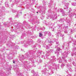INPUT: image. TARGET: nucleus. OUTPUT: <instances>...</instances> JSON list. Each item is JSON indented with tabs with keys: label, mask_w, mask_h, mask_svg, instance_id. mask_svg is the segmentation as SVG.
<instances>
[{
	"label": "nucleus",
	"mask_w": 76,
	"mask_h": 76,
	"mask_svg": "<svg viewBox=\"0 0 76 76\" xmlns=\"http://www.w3.org/2000/svg\"><path fill=\"white\" fill-rule=\"evenodd\" d=\"M23 57H24L23 55L22 56V58H24Z\"/></svg>",
	"instance_id": "49"
},
{
	"label": "nucleus",
	"mask_w": 76,
	"mask_h": 76,
	"mask_svg": "<svg viewBox=\"0 0 76 76\" xmlns=\"http://www.w3.org/2000/svg\"><path fill=\"white\" fill-rule=\"evenodd\" d=\"M60 48H58L56 50V52L55 53L57 54V55H58V54H59V52H60Z\"/></svg>",
	"instance_id": "13"
},
{
	"label": "nucleus",
	"mask_w": 76,
	"mask_h": 76,
	"mask_svg": "<svg viewBox=\"0 0 76 76\" xmlns=\"http://www.w3.org/2000/svg\"><path fill=\"white\" fill-rule=\"evenodd\" d=\"M23 63L24 64H28V63L27 61H24L23 62Z\"/></svg>",
	"instance_id": "24"
},
{
	"label": "nucleus",
	"mask_w": 76,
	"mask_h": 76,
	"mask_svg": "<svg viewBox=\"0 0 76 76\" xmlns=\"http://www.w3.org/2000/svg\"><path fill=\"white\" fill-rule=\"evenodd\" d=\"M52 31H55V29H54L53 28H52Z\"/></svg>",
	"instance_id": "40"
},
{
	"label": "nucleus",
	"mask_w": 76,
	"mask_h": 76,
	"mask_svg": "<svg viewBox=\"0 0 76 76\" xmlns=\"http://www.w3.org/2000/svg\"><path fill=\"white\" fill-rule=\"evenodd\" d=\"M24 67L26 68L27 69H28V67L27 66H24Z\"/></svg>",
	"instance_id": "45"
},
{
	"label": "nucleus",
	"mask_w": 76,
	"mask_h": 76,
	"mask_svg": "<svg viewBox=\"0 0 76 76\" xmlns=\"http://www.w3.org/2000/svg\"><path fill=\"white\" fill-rule=\"evenodd\" d=\"M60 12H61L63 16H65L66 14H65V12H64V10L61 8L60 10Z\"/></svg>",
	"instance_id": "11"
},
{
	"label": "nucleus",
	"mask_w": 76,
	"mask_h": 76,
	"mask_svg": "<svg viewBox=\"0 0 76 76\" xmlns=\"http://www.w3.org/2000/svg\"><path fill=\"white\" fill-rule=\"evenodd\" d=\"M21 38H22V39H23V35H22L21 36Z\"/></svg>",
	"instance_id": "43"
},
{
	"label": "nucleus",
	"mask_w": 76,
	"mask_h": 76,
	"mask_svg": "<svg viewBox=\"0 0 76 76\" xmlns=\"http://www.w3.org/2000/svg\"><path fill=\"white\" fill-rule=\"evenodd\" d=\"M42 36V33H39V37H41Z\"/></svg>",
	"instance_id": "28"
},
{
	"label": "nucleus",
	"mask_w": 76,
	"mask_h": 76,
	"mask_svg": "<svg viewBox=\"0 0 76 76\" xmlns=\"http://www.w3.org/2000/svg\"><path fill=\"white\" fill-rule=\"evenodd\" d=\"M75 72H76V70H75Z\"/></svg>",
	"instance_id": "61"
},
{
	"label": "nucleus",
	"mask_w": 76,
	"mask_h": 76,
	"mask_svg": "<svg viewBox=\"0 0 76 76\" xmlns=\"http://www.w3.org/2000/svg\"><path fill=\"white\" fill-rule=\"evenodd\" d=\"M49 18H48V19H49Z\"/></svg>",
	"instance_id": "60"
},
{
	"label": "nucleus",
	"mask_w": 76,
	"mask_h": 76,
	"mask_svg": "<svg viewBox=\"0 0 76 76\" xmlns=\"http://www.w3.org/2000/svg\"><path fill=\"white\" fill-rule=\"evenodd\" d=\"M12 12H13V13H15V11L13 10H12Z\"/></svg>",
	"instance_id": "41"
},
{
	"label": "nucleus",
	"mask_w": 76,
	"mask_h": 76,
	"mask_svg": "<svg viewBox=\"0 0 76 76\" xmlns=\"http://www.w3.org/2000/svg\"><path fill=\"white\" fill-rule=\"evenodd\" d=\"M48 40H50V38H48L46 39V42L48 43L49 42H50V41H49Z\"/></svg>",
	"instance_id": "19"
},
{
	"label": "nucleus",
	"mask_w": 76,
	"mask_h": 76,
	"mask_svg": "<svg viewBox=\"0 0 76 76\" xmlns=\"http://www.w3.org/2000/svg\"><path fill=\"white\" fill-rule=\"evenodd\" d=\"M68 54H69V52L68 51L66 50L62 54L64 56L62 57L63 59L62 61L63 63L61 64V67H62V68H63L64 66L66 65V64L64 63H66V62H67V60L66 59V58L67 57Z\"/></svg>",
	"instance_id": "1"
},
{
	"label": "nucleus",
	"mask_w": 76,
	"mask_h": 76,
	"mask_svg": "<svg viewBox=\"0 0 76 76\" xmlns=\"http://www.w3.org/2000/svg\"><path fill=\"white\" fill-rule=\"evenodd\" d=\"M53 66L54 67H53V68L54 69H55V68H56V67H57V66H56V64H53Z\"/></svg>",
	"instance_id": "20"
},
{
	"label": "nucleus",
	"mask_w": 76,
	"mask_h": 76,
	"mask_svg": "<svg viewBox=\"0 0 76 76\" xmlns=\"http://www.w3.org/2000/svg\"><path fill=\"white\" fill-rule=\"evenodd\" d=\"M48 69H49L48 71L47 70V68H45L43 69L42 71V74H45L46 76H48L49 75H52L53 73V71H52L51 69H51V66H48Z\"/></svg>",
	"instance_id": "2"
},
{
	"label": "nucleus",
	"mask_w": 76,
	"mask_h": 76,
	"mask_svg": "<svg viewBox=\"0 0 76 76\" xmlns=\"http://www.w3.org/2000/svg\"><path fill=\"white\" fill-rule=\"evenodd\" d=\"M55 41H56V39H53L52 40V43H53V42H55Z\"/></svg>",
	"instance_id": "27"
},
{
	"label": "nucleus",
	"mask_w": 76,
	"mask_h": 76,
	"mask_svg": "<svg viewBox=\"0 0 76 76\" xmlns=\"http://www.w3.org/2000/svg\"><path fill=\"white\" fill-rule=\"evenodd\" d=\"M20 13H21V14H22V12H20Z\"/></svg>",
	"instance_id": "55"
},
{
	"label": "nucleus",
	"mask_w": 76,
	"mask_h": 76,
	"mask_svg": "<svg viewBox=\"0 0 76 76\" xmlns=\"http://www.w3.org/2000/svg\"><path fill=\"white\" fill-rule=\"evenodd\" d=\"M17 15L18 16H19L18 15V14H17Z\"/></svg>",
	"instance_id": "53"
},
{
	"label": "nucleus",
	"mask_w": 76,
	"mask_h": 76,
	"mask_svg": "<svg viewBox=\"0 0 76 76\" xmlns=\"http://www.w3.org/2000/svg\"><path fill=\"white\" fill-rule=\"evenodd\" d=\"M48 41H50V42H48V43H49V42H50V43H52V41H51V39H50V40H48Z\"/></svg>",
	"instance_id": "34"
},
{
	"label": "nucleus",
	"mask_w": 76,
	"mask_h": 76,
	"mask_svg": "<svg viewBox=\"0 0 76 76\" xmlns=\"http://www.w3.org/2000/svg\"><path fill=\"white\" fill-rule=\"evenodd\" d=\"M72 5L74 6H76V3H72Z\"/></svg>",
	"instance_id": "23"
},
{
	"label": "nucleus",
	"mask_w": 76,
	"mask_h": 76,
	"mask_svg": "<svg viewBox=\"0 0 76 76\" xmlns=\"http://www.w3.org/2000/svg\"><path fill=\"white\" fill-rule=\"evenodd\" d=\"M73 64L74 66H76V64L74 63H73Z\"/></svg>",
	"instance_id": "44"
},
{
	"label": "nucleus",
	"mask_w": 76,
	"mask_h": 76,
	"mask_svg": "<svg viewBox=\"0 0 76 76\" xmlns=\"http://www.w3.org/2000/svg\"><path fill=\"white\" fill-rule=\"evenodd\" d=\"M42 57H44V56H42Z\"/></svg>",
	"instance_id": "54"
},
{
	"label": "nucleus",
	"mask_w": 76,
	"mask_h": 76,
	"mask_svg": "<svg viewBox=\"0 0 76 76\" xmlns=\"http://www.w3.org/2000/svg\"><path fill=\"white\" fill-rule=\"evenodd\" d=\"M37 13H38V12H37Z\"/></svg>",
	"instance_id": "59"
},
{
	"label": "nucleus",
	"mask_w": 76,
	"mask_h": 76,
	"mask_svg": "<svg viewBox=\"0 0 76 76\" xmlns=\"http://www.w3.org/2000/svg\"><path fill=\"white\" fill-rule=\"evenodd\" d=\"M50 62L52 63L53 61H56V58L55 56H52L50 58Z\"/></svg>",
	"instance_id": "7"
},
{
	"label": "nucleus",
	"mask_w": 76,
	"mask_h": 76,
	"mask_svg": "<svg viewBox=\"0 0 76 76\" xmlns=\"http://www.w3.org/2000/svg\"><path fill=\"white\" fill-rule=\"evenodd\" d=\"M62 60H61V58H60V59H59V60L58 62L59 63H61V62H62Z\"/></svg>",
	"instance_id": "31"
},
{
	"label": "nucleus",
	"mask_w": 76,
	"mask_h": 76,
	"mask_svg": "<svg viewBox=\"0 0 76 76\" xmlns=\"http://www.w3.org/2000/svg\"><path fill=\"white\" fill-rule=\"evenodd\" d=\"M59 42H57L56 43V45H55V48H57V47H58V46L59 45Z\"/></svg>",
	"instance_id": "17"
},
{
	"label": "nucleus",
	"mask_w": 76,
	"mask_h": 76,
	"mask_svg": "<svg viewBox=\"0 0 76 76\" xmlns=\"http://www.w3.org/2000/svg\"><path fill=\"white\" fill-rule=\"evenodd\" d=\"M41 42V40H40V39H39L38 40V42H39V43H40V42Z\"/></svg>",
	"instance_id": "33"
},
{
	"label": "nucleus",
	"mask_w": 76,
	"mask_h": 76,
	"mask_svg": "<svg viewBox=\"0 0 76 76\" xmlns=\"http://www.w3.org/2000/svg\"><path fill=\"white\" fill-rule=\"evenodd\" d=\"M58 36H60V37H63V38L64 37V34H56Z\"/></svg>",
	"instance_id": "15"
},
{
	"label": "nucleus",
	"mask_w": 76,
	"mask_h": 76,
	"mask_svg": "<svg viewBox=\"0 0 76 76\" xmlns=\"http://www.w3.org/2000/svg\"><path fill=\"white\" fill-rule=\"evenodd\" d=\"M28 42H27L26 43H25L24 46L25 47H27V46L31 44V42H32L29 40H28Z\"/></svg>",
	"instance_id": "8"
},
{
	"label": "nucleus",
	"mask_w": 76,
	"mask_h": 76,
	"mask_svg": "<svg viewBox=\"0 0 76 76\" xmlns=\"http://www.w3.org/2000/svg\"><path fill=\"white\" fill-rule=\"evenodd\" d=\"M45 27H43L42 30H43V31H44V30H45Z\"/></svg>",
	"instance_id": "38"
},
{
	"label": "nucleus",
	"mask_w": 76,
	"mask_h": 76,
	"mask_svg": "<svg viewBox=\"0 0 76 76\" xmlns=\"http://www.w3.org/2000/svg\"><path fill=\"white\" fill-rule=\"evenodd\" d=\"M45 34H46H46H47V31H45Z\"/></svg>",
	"instance_id": "46"
},
{
	"label": "nucleus",
	"mask_w": 76,
	"mask_h": 76,
	"mask_svg": "<svg viewBox=\"0 0 76 76\" xmlns=\"http://www.w3.org/2000/svg\"><path fill=\"white\" fill-rule=\"evenodd\" d=\"M54 16H53L52 15H50L49 18H50V19H52V20H53L57 19V13H54Z\"/></svg>",
	"instance_id": "6"
},
{
	"label": "nucleus",
	"mask_w": 76,
	"mask_h": 76,
	"mask_svg": "<svg viewBox=\"0 0 76 76\" xmlns=\"http://www.w3.org/2000/svg\"><path fill=\"white\" fill-rule=\"evenodd\" d=\"M66 21V20H64V19H59V22H64V21Z\"/></svg>",
	"instance_id": "14"
},
{
	"label": "nucleus",
	"mask_w": 76,
	"mask_h": 76,
	"mask_svg": "<svg viewBox=\"0 0 76 76\" xmlns=\"http://www.w3.org/2000/svg\"><path fill=\"white\" fill-rule=\"evenodd\" d=\"M13 63H15V61H13Z\"/></svg>",
	"instance_id": "51"
},
{
	"label": "nucleus",
	"mask_w": 76,
	"mask_h": 76,
	"mask_svg": "<svg viewBox=\"0 0 76 76\" xmlns=\"http://www.w3.org/2000/svg\"><path fill=\"white\" fill-rule=\"evenodd\" d=\"M41 19H42V20H43V19H44V17H41Z\"/></svg>",
	"instance_id": "42"
},
{
	"label": "nucleus",
	"mask_w": 76,
	"mask_h": 76,
	"mask_svg": "<svg viewBox=\"0 0 76 76\" xmlns=\"http://www.w3.org/2000/svg\"><path fill=\"white\" fill-rule=\"evenodd\" d=\"M64 45H65V46H66V47H68L69 44H68V43L66 42L64 43V44L62 45V46L63 49L64 48Z\"/></svg>",
	"instance_id": "12"
},
{
	"label": "nucleus",
	"mask_w": 76,
	"mask_h": 76,
	"mask_svg": "<svg viewBox=\"0 0 76 76\" xmlns=\"http://www.w3.org/2000/svg\"><path fill=\"white\" fill-rule=\"evenodd\" d=\"M51 3L49 4V7H50L51 6Z\"/></svg>",
	"instance_id": "37"
},
{
	"label": "nucleus",
	"mask_w": 76,
	"mask_h": 76,
	"mask_svg": "<svg viewBox=\"0 0 76 76\" xmlns=\"http://www.w3.org/2000/svg\"><path fill=\"white\" fill-rule=\"evenodd\" d=\"M75 1H76V0H74Z\"/></svg>",
	"instance_id": "58"
},
{
	"label": "nucleus",
	"mask_w": 76,
	"mask_h": 76,
	"mask_svg": "<svg viewBox=\"0 0 76 76\" xmlns=\"http://www.w3.org/2000/svg\"><path fill=\"white\" fill-rule=\"evenodd\" d=\"M50 45H46V48L47 49H48L50 48Z\"/></svg>",
	"instance_id": "21"
},
{
	"label": "nucleus",
	"mask_w": 76,
	"mask_h": 76,
	"mask_svg": "<svg viewBox=\"0 0 76 76\" xmlns=\"http://www.w3.org/2000/svg\"><path fill=\"white\" fill-rule=\"evenodd\" d=\"M10 2H12V0H10Z\"/></svg>",
	"instance_id": "50"
},
{
	"label": "nucleus",
	"mask_w": 76,
	"mask_h": 76,
	"mask_svg": "<svg viewBox=\"0 0 76 76\" xmlns=\"http://www.w3.org/2000/svg\"><path fill=\"white\" fill-rule=\"evenodd\" d=\"M9 19L10 20H12V18H10Z\"/></svg>",
	"instance_id": "48"
},
{
	"label": "nucleus",
	"mask_w": 76,
	"mask_h": 76,
	"mask_svg": "<svg viewBox=\"0 0 76 76\" xmlns=\"http://www.w3.org/2000/svg\"><path fill=\"white\" fill-rule=\"evenodd\" d=\"M48 41H50V42H48V43H49V42H50V43H52V41H51V39H50V40H48Z\"/></svg>",
	"instance_id": "35"
},
{
	"label": "nucleus",
	"mask_w": 76,
	"mask_h": 76,
	"mask_svg": "<svg viewBox=\"0 0 76 76\" xmlns=\"http://www.w3.org/2000/svg\"><path fill=\"white\" fill-rule=\"evenodd\" d=\"M64 32L66 34H67V30L66 29H65V31H64Z\"/></svg>",
	"instance_id": "30"
},
{
	"label": "nucleus",
	"mask_w": 76,
	"mask_h": 76,
	"mask_svg": "<svg viewBox=\"0 0 76 76\" xmlns=\"http://www.w3.org/2000/svg\"><path fill=\"white\" fill-rule=\"evenodd\" d=\"M66 76H72V75H66Z\"/></svg>",
	"instance_id": "47"
},
{
	"label": "nucleus",
	"mask_w": 76,
	"mask_h": 76,
	"mask_svg": "<svg viewBox=\"0 0 76 76\" xmlns=\"http://www.w3.org/2000/svg\"><path fill=\"white\" fill-rule=\"evenodd\" d=\"M71 12H72V9H71V8H69V12H68L67 15H69L70 18H72L74 15L76 16V13L74 12L71 13ZM75 18H76V16L75 17Z\"/></svg>",
	"instance_id": "4"
},
{
	"label": "nucleus",
	"mask_w": 76,
	"mask_h": 76,
	"mask_svg": "<svg viewBox=\"0 0 76 76\" xmlns=\"http://www.w3.org/2000/svg\"><path fill=\"white\" fill-rule=\"evenodd\" d=\"M5 6L6 7H9V4H7V2H6L5 3Z\"/></svg>",
	"instance_id": "25"
},
{
	"label": "nucleus",
	"mask_w": 76,
	"mask_h": 76,
	"mask_svg": "<svg viewBox=\"0 0 76 76\" xmlns=\"http://www.w3.org/2000/svg\"><path fill=\"white\" fill-rule=\"evenodd\" d=\"M66 66L69 70L71 72H72V69L70 68V65L69 64H66Z\"/></svg>",
	"instance_id": "10"
},
{
	"label": "nucleus",
	"mask_w": 76,
	"mask_h": 76,
	"mask_svg": "<svg viewBox=\"0 0 76 76\" xmlns=\"http://www.w3.org/2000/svg\"><path fill=\"white\" fill-rule=\"evenodd\" d=\"M72 43V42L71 41H69V42H67V43H68V45H69V44L70 43Z\"/></svg>",
	"instance_id": "36"
},
{
	"label": "nucleus",
	"mask_w": 76,
	"mask_h": 76,
	"mask_svg": "<svg viewBox=\"0 0 76 76\" xmlns=\"http://www.w3.org/2000/svg\"><path fill=\"white\" fill-rule=\"evenodd\" d=\"M76 39H74L72 45L73 47H73V51H74V53H72L71 54L72 56H76V47L75 48V46L76 45Z\"/></svg>",
	"instance_id": "3"
},
{
	"label": "nucleus",
	"mask_w": 76,
	"mask_h": 76,
	"mask_svg": "<svg viewBox=\"0 0 76 76\" xmlns=\"http://www.w3.org/2000/svg\"><path fill=\"white\" fill-rule=\"evenodd\" d=\"M34 47H36V46H34Z\"/></svg>",
	"instance_id": "56"
},
{
	"label": "nucleus",
	"mask_w": 76,
	"mask_h": 76,
	"mask_svg": "<svg viewBox=\"0 0 76 76\" xmlns=\"http://www.w3.org/2000/svg\"><path fill=\"white\" fill-rule=\"evenodd\" d=\"M50 10H49L48 11V12H49V13H50Z\"/></svg>",
	"instance_id": "52"
},
{
	"label": "nucleus",
	"mask_w": 76,
	"mask_h": 76,
	"mask_svg": "<svg viewBox=\"0 0 76 76\" xmlns=\"http://www.w3.org/2000/svg\"><path fill=\"white\" fill-rule=\"evenodd\" d=\"M66 27L67 28V27H68V26H67Z\"/></svg>",
	"instance_id": "57"
},
{
	"label": "nucleus",
	"mask_w": 76,
	"mask_h": 76,
	"mask_svg": "<svg viewBox=\"0 0 76 76\" xmlns=\"http://www.w3.org/2000/svg\"><path fill=\"white\" fill-rule=\"evenodd\" d=\"M49 37H54V35H51V33L49 32Z\"/></svg>",
	"instance_id": "26"
},
{
	"label": "nucleus",
	"mask_w": 76,
	"mask_h": 76,
	"mask_svg": "<svg viewBox=\"0 0 76 76\" xmlns=\"http://www.w3.org/2000/svg\"><path fill=\"white\" fill-rule=\"evenodd\" d=\"M67 22L68 23H70L71 22V21L69 20H67Z\"/></svg>",
	"instance_id": "29"
},
{
	"label": "nucleus",
	"mask_w": 76,
	"mask_h": 76,
	"mask_svg": "<svg viewBox=\"0 0 76 76\" xmlns=\"http://www.w3.org/2000/svg\"><path fill=\"white\" fill-rule=\"evenodd\" d=\"M39 61L40 63H42V60L41 59H40L39 60Z\"/></svg>",
	"instance_id": "39"
},
{
	"label": "nucleus",
	"mask_w": 76,
	"mask_h": 76,
	"mask_svg": "<svg viewBox=\"0 0 76 76\" xmlns=\"http://www.w3.org/2000/svg\"><path fill=\"white\" fill-rule=\"evenodd\" d=\"M54 51V50H53V49H50V50H49V52L48 53V52H47V53L46 54V57H48V56H49V55H50V53H53V52Z\"/></svg>",
	"instance_id": "9"
},
{
	"label": "nucleus",
	"mask_w": 76,
	"mask_h": 76,
	"mask_svg": "<svg viewBox=\"0 0 76 76\" xmlns=\"http://www.w3.org/2000/svg\"><path fill=\"white\" fill-rule=\"evenodd\" d=\"M29 57V54H27L26 56V58H28V57Z\"/></svg>",
	"instance_id": "32"
},
{
	"label": "nucleus",
	"mask_w": 76,
	"mask_h": 76,
	"mask_svg": "<svg viewBox=\"0 0 76 76\" xmlns=\"http://www.w3.org/2000/svg\"><path fill=\"white\" fill-rule=\"evenodd\" d=\"M66 0H64L62 1V3H64V4H65V6L64 7V9H66L67 10V9H68V6H69V3L67 4L66 3Z\"/></svg>",
	"instance_id": "5"
},
{
	"label": "nucleus",
	"mask_w": 76,
	"mask_h": 76,
	"mask_svg": "<svg viewBox=\"0 0 76 76\" xmlns=\"http://www.w3.org/2000/svg\"><path fill=\"white\" fill-rule=\"evenodd\" d=\"M63 25H59L58 26V27L59 29H60V28H61V27Z\"/></svg>",
	"instance_id": "22"
},
{
	"label": "nucleus",
	"mask_w": 76,
	"mask_h": 76,
	"mask_svg": "<svg viewBox=\"0 0 76 76\" xmlns=\"http://www.w3.org/2000/svg\"><path fill=\"white\" fill-rule=\"evenodd\" d=\"M70 33V34H72L74 32V31L73 29H70L69 30Z\"/></svg>",
	"instance_id": "16"
},
{
	"label": "nucleus",
	"mask_w": 76,
	"mask_h": 76,
	"mask_svg": "<svg viewBox=\"0 0 76 76\" xmlns=\"http://www.w3.org/2000/svg\"><path fill=\"white\" fill-rule=\"evenodd\" d=\"M16 28H17V29H19V23H18L17 24V25H15Z\"/></svg>",
	"instance_id": "18"
}]
</instances>
